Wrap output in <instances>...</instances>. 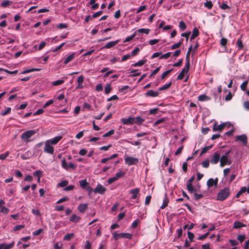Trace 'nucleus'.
Returning a JSON list of instances; mask_svg holds the SVG:
<instances>
[{
    "label": "nucleus",
    "instance_id": "4",
    "mask_svg": "<svg viewBox=\"0 0 249 249\" xmlns=\"http://www.w3.org/2000/svg\"><path fill=\"white\" fill-rule=\"evenodd\" d=\"M125 163L128 166L137 164L139 162V160L137 158L132 157L124 156Z\"/></svg>",
    "mask_w": 249,
    "mask_h": 249
},
{
    "label": "nucleus",
    "instance_id": "26",
    "mask_svg": "<svg viewBox=\"0 0 249 249\" xmlns=\"http://www.w3.org/2000/svg\"><path fill=\"white\" fill-rule=\"evenodd\" d=\"M168 203H169L168 198L166 197V195H165V198L163 199L162 204L160 206V209H164L165 207H166L167 206Z\"/></svg>",
    "mask_w": 249,
    "mask_h": 249
},
{
    "label": "nucleus",
    "instance_id": "12",
    "mask_svg": "<svg viewBox=\"0 0 249 249\" xmlns=\"http://www.w3.org/2000/svg\"><path fill=\"white\" fill-rule=\"evenodd\" d=\"M160 93L158 91H154L153 90L150 89L148 90L146 93H145V97H155L159 96Z\"/></svg>",
    "mask_w": 249,
    "mask_h": 249
},
{
    "label": "nucleus",
    "instance_id": "14",
    "mask_svg": "<svg viewBox=\"0 0 249 249\" xmlns=\"http://www.w3.org/2000/svg\"><path fill=\"white\" fill-rule=\"evenodd\" d=\"M218 179L217 178H215L213 179L212 178H209L207 182V185L208 187H211L214 186H217L218 183Z\"/></svg>",
    "mask_w": 249,
    "mask_h": 249
},
{
    "label": "nucleus",
    "instance_id": "64",
    "mask_svg": "<svg viewBox=\"0 0 249 249\" xmlns=\"http://www.w3.org/2000/svg\"><path fill=\"white\" fill-rule=\"evenodd\" d=\"M246 238L245 235H238L237 236V239L242 243Z\"/></svg>",
    "mask_w": 249,
    "mask_h": 249
},
{
    "label": "nucleus",
    "instance_id": "36",
    "mask_svg": "<svg viewBox=\"0 0 249 249\" xmlns=\"http://www.w3.org/2000/svg\"><path fill=\"white\" fill-rule=\"evenodd\" d=\"M150 30L148 29H145V28H141L140 29H138L136 32H138L141 34L144 33L145 34H148L149 33Z\"/></svg>",
    "mask_w": 249,
    "mask_h": 249
},
{
    "label": "nucleus",
    "instance_id": "31",
    "mask_svg": "<svg viewBox=\"0 0 249 249\" xmlns=\"http://www.w3.org/2000/svg\"><path fill=\"white\" fill-rule=\"evenodd\" d=\"M73 233L66 234L63 237L64 240L69 241L74 237Z\"/></svg>",
    "mask_w": 249,
    "mask_h": 249
},
{
    "label": "nucleus",
    "instance_id": "16",
    "mask_svg": "<svg viewBox=\"0 0 249 249\" xmlns=\"http://www.w3.org/2000/svg\"><path fill=\"white\" fill-rule=\"evenodd\" d=\"M75 56V53H72L71 54L69 55L64 60V64L66 65L70 62L72 61Z\"/></svg>",
    "mask_w": 249,
    "mask_h": 249
},
{
    "label": "nucleus",
    "instance_id": "27",
    "mask_svg": "<svg viewBox=\"0 0 249 249\" xmlns=\"http://www.w3.org/2000/svg\"><path fill=\"white\" fill-rule=\"evenodd\" d=\"M172 81H170L168 83L163 85V86L162 87H160L159 88L158 90H165V89H169L172 85Z\"/></svg>",
    "mask_w": 249,
    "mask_h": 249
},
{
    "label": "nucleus",
    "instance_id": "23",
    "mask_svg": "<svg viewBox=\"0 0 249 249\" xmlns=\"http://www.w3.org/2000/svg\"><path fill=\"white\" fill-rule=\"evenodd\" d=\"M187 73L188 71L184 69H182L177 77V80H182L184 77L185 73Z\"/></svg>",
    "mask_w": 249,
    "mask_h": 249
},
{
    "label": "nucleus",
    "instance_id": "21",
    "mask_svg": "<svg viewBox=\"0 0 249 249\" xmlns=\"http://www.w3.org/2000/svg\"><path fill=\"white\" fill-rule=\"evenodd\" d=\"M211 99V98L206 95L201 94L198 97V100L199 101L203 102L205 101H209Z\"/></svg>",
    "mask_w": 249,
    "mask_h": 249
},
{
    "label": "nucleus",
    "instance_id": "33",
    "mask_svg": "<svg viewBox=\"0 0 249 249\" xmlns=\"http://www.w3.org/2000/svg\"><path fill=\"white\" fill-rule=\"evenodd\" d=\"M187 189L190 193H192L195 191L194 187L192 183H187L186 185Z\"/></svg>",
    "mask_w": 249,
    "mask_h": 249
},
{
    "label": "nucleus",
    "instance_id": "63",
    "mask_svg": "<svg viewBox=\"0 0 249 249\" xmlns=\"http://www.w3.org/2000/svg\"><path fill=\"white\" fill-rule=\"evenodd\" d=\"M188 237L190 242H192L194 237V234L190 231L187 232Z\"/></svg>",
    "mask_w": 249,
    "mask_h": 249
},
{
    "label": "nucleus",
    "instance_id": "29",
    "mask_svg": "<svg viewBox=\"0 0 249 249\" xmlns=\"http://www.w3.org/2000/svg\"><path fill=\"white\" fill-rule=\"evenodd\" d=\"M134 123L141 124L144 121V120L140 116H137L136 118H134Z\"/></svg>",
    "mask_w": 249,
    "mask_h": 249
},
{
    "label": "nucleus",
    "instance_id": "10",
    "mask_svg": "<svg viewBox=\"0 0 249 249\" xmlns=\"http://www.w3.org/2000/svg\"><path fill=\"white\" fill-rule=\"evenodd\" d=\"M129 192L130 194H131L132 195V196H131V198L133 199H135L137 198L138 197V196L140 195H139L140 189L138 188H136L130 190Z\"/></svg>",
    "mask_w": 249,
    "mask_h": 249
},
{
    "label": "nucleus",
    "instance_id": "11",
    "mask_svg": "<svg viewBox=\"0 0 249 249\" xmlns=\"http://www.w3.org/2000/svg\"><path fill=\"white\" fill-rule=\"evenodd\" d=\"M225 126V123H223L219 125H217L216 123H215L213 125V131H218L219 132H221L224 129Z\"/></svg>",
    "mask_w": 249,
    "mask_h": 249
},
{
    "label": "nucleus",
    "instance_id": "52",
    "mask_svg": "<svg viewBox=\"0 0 249 249\" xmlns=\"http://www.w3.org/2000/svg\"><path fill=\"white\" fill-rule=\"evenodd\" d=\"M114 133V130L112 129L104 134L103 136V137H109Z\"/></svg>",
    "mask_w": 249,
    "mask_h": 249
},
{
    "label": "nucleus",
    "instance_id": "59",
    "mask_svg": "<svg viewBox=\"0 0 249 249\" xmlns=\"http://www.w3.org/2000/svg\"><path fill=\"white\" fill-rule=\"evenodd\" d=\"M62 166L66 170H68V164L67 163L66 160L65 159L62 160Z\"/></svg>",
    "mask_w": 249,
    "mask_h": 249
},
{
    "label": "nucleus",
    "instance_id": "54",
    "mask_svg": "<svg viewBox=\"0 0 249 249\" xmlns=\"http://www.w3.org/2000/svg\"><path fill=\"white\" fill-rule=\"evenodd\" d=\"M194 196L195 199L196 200H199L202 198L203 197V195L202 194H198L196 193H194Z\"/></svg>",
    "mask_w": 249,
    "mask_h": 249
},
{
    "label": "nucleus",
    "instance_id": "48",
    "mask_svg": "<svg viewBox=\"0 0 249 249\" xmlns=\"http://www.w3.org/2000/svg\"><path fill=\"white\" fill-rule=\"evenodd\" d=\"M9 152L7 151L4 153H3L2 154L0 155V160H5L9 155Z\"/></svg>",
    "mask_w": 249,
    "mask_h": 249
},
{
    "label": "nucleus",
    "instance_id": "15",
    "mask_svg": "<svg viewBox=\"0 0 249 249\" xmlns=\"http://www.w3.org/2000/svg\"><path fill=\"white\" fill-rule=\"evenodd\" d=\"M134 117H129L128 118H122L121 122L124 124H134Z\"/></svg>",
    "mask_w": 249,
    "mask_h": 249
},
{
    "label": "nucleus",
    "instance_id": "5",
    "mask_svg": "<svg viewBox=\"0 0 249 249\" xmlns=\"http://www.w3.org/2000/svg\"><path fill=\"white\" fill-rule=\"evenodd\" d=\"M220 165L221 167H223L225 166L226 165H230L231 163V161L230 159L228 158V157H226V156L222 155L220 157Z\"/></svg>",
    "mask_w": 249,
    "mask_h": 249
},
{
    "label": "nucleus",
    "instance_id": "37",
    "mask_svg": "<svg viewBox=\"0 0 249 249\" xmlns=\"http://www.w3.org/2000/svg\"><path fill=\"white\" fill-rule=\"evenodd\" d=\"M173 70V69H171L168 71H165L164 72H163L161 76V79L162 80L164 79L166 77H167Z\"/></svg>",
    "mask_w": 249,
    "mask_h": 249
},
{
    "label": "nucleus",
    "instance_id": "53",
    "mask_svg": "<svg viewBox=\"0 0 249 249\" xmlns=\"http://www.w3.org/2000/svg\"><path fill=\"white\" fill-rule=\"evenodd\" d=\"M210 161L208 160H206L201 163L202 166L204 168H208L209 166Z\"/></svg>",
    "mask_w": 249,
    "mask_h": 249
},
{
    "label": "nucleus",
    "instance_id": "50",
    "mask_svg": "<svg viewBox=\"0 0 249 249\" xmlns=\"http://www.w3.org/2000/svg\"><path fill=\"white\" fill-rule=\"evenodd\" d=\"M68 184V181L66 180L62 181L61 182L58 184V187H64L66 186Z\"/></svg>",
    "mask_w": 249,
    "mask_h": 249
},
{
    "label": "nucleus",
    "instance_id": "47",
    "mask_svg": "<svg viewBox=\"0 0 249 249\" xmlns=\"http://www.w3.org/2000/svg\"><path fill=\"white\" fill-rule=\"evenodd\" d=\"M236 45L239 49H241L243 47V44L241 38H238L236 42Z\"/></svg>",
    "mask_w": 249,
    "mask_h": 249
},
{
    "label": "nucleus",
    "instance_id": "30",
    "mask_svg": "<svg viewBox=\"0 0 249 249\" xmlns=\"http://www.w3.org/2000/svg\"><path fill=\"white\" fill-rule=\"evenodd\" d=\"M183 41V39L181 38L179 42L172 45L171 49L174 50V49L179 48L181 44L182 43Z\"/></svg>",
    "mask_w": 249,
    "mask_h": 249
},
{
    "label": "nucleus",
    "instance_id": "28",
    "mask_svg": "<svg viewBox=\"0 0 249 249\" xmlns=\"http://www.w3.org/2000/svg\"><path fill=\"white\" fill-rule=\"evenodd\" d=\"M146 62V59L141 60L139 61L138 62L132 64V66L133 67H139L142 66L143 65H144V63H145Z\"/></svg>",
    "mask_w": 249,
    "mask_h": 249
},
{
    "label": "nucleus",
    "instance_id": "38",
    "mask_svg": "<svg viewBox=\"0 0 249 249\" xmlns=\"http://www.w3.org/2000/svg\"><path fill=\"white\" fill-rule=\"evenodd\" d=\"M11 108L10 107H8L6 108L5 110L2 111L0 113L1 116H5L10 113Z\"/></svg>",
    "mask_w": 249,
    "mask_h": 249
},
{
    "label": "nucleus",
    "instance_id": "3",
    "mask_svg": "<svg viewBox=\"0 0 249 249\" xmlns=\"http://www.w3.org/2000/svg\"><path fill=\"white\" fill-rule=\"evenodd\" d=\"M113 237L114 239L116 241L118 240L120 238L131 239L132 237V234L129 233H118L116 232H114L113 233Z\"/></svg>",
    "mask_w": 249,
    "mask_h": 249
},
{
    "label": "nucleus",
    "instance_id": "1",
    "mask_svg": "<svg viewBox=\"0 0 249 249\" xmlns=\"http://www.w3.org/2000/svg\"><path fill=\"white\" fill-rule=\"evenodd\" d=\"M230 194V188L225 187L218 192L216 196V199L219 201H224L229 196Z\"/></svg>",
    "mask_w": 249,
    "mask_h": 249
},
{
    "label": "nucleus",
    "instance_id": "35",
    "mask_svg": "<svg viewBox=\"0 0 249 249\" xmlns=\"http://www.w3.org/2000/svg\"><path fill=\"white\" fill-rule=\"evenodd\" d=\"M249 80L245 81L240 86L241 89L243 91H246L247 89V85L248 84Z\"/></svg>",
    "mask_w": 249,
    "mask_h": 249
},
{
    "label": "nucleus",
    "instance_id": "41",
    "mask_svg": "<svg viewBox=\"0 0 249 249\" xmlns=\"http://www.w3.org/2000/svg\"><path fill=\"white\" fill-rule=\"evenodd\" d=\"M227 41L228 40L227 38L222 37L220 41V44L222 47H226V44L227 43Z\"/></svg>",
    "mask_w": 249,
    "mask_h": 249
},
{
    "label": "nucleus",
    "instance_id": "44",
    "mask_svg": "<svg viewBox=\"0 0 249 249\" xmlns=\"http://www.w3.org/2000/svg\"><path fill=\"white\" fill-rule=\"evenodd\" d=\"M136 32H135L133 34H132L131 36H127L125 39V40H124V42H129L130 41H131L132 39H133L135 36H136Z\"/></svg>",
    "mask_w": 249,
    "mask_h": 249
},
{
    "label": "nucleus",
    "instance_id": "60",
    "mask_svg": "<svg viewBox=\"0 0 249 249\" xmlns=\"http://www.w3.org/2000/svg\"><path fill=\"white\" fill-rule=\"evenodd\" d=\"M171 55L170 52H168L163 55L161 54V55L160 57V59H167L170 57Z\"/></svg>",
    "mask_w": 249,
    "mask_h": 249
},
{
    "label": "nucleus",
    "instance_id": "61",
    "mask_svg": "<svg viewBox=\"0 0 249 249\" xmlns=\"http://www.w3.org/2000/svg\"><path fill=\"white\" fill-rule=\"evenodd\" d=\"M204 5L209 9H211L213 7V4L211 1L206 2L204 3Z\"/></svg>",
    "mask_w": 249,
    "mask_h": 249
},
{
    "label": "nucleus",
    "instance_id": "20",
    "mask_svg": "<svg viewBox=\"0 0 249 249\" xmlns=\"http://www.w3.org/2000/svg\"><path fill=\"white\" fill-rule=\"evenodd\" d=\"M79 185L82 189H86L88 187L89 183L86 179H83L79 181Z\"/></svg>",
    "mask_w": 249,
    "mask_h": 249
},
{
    "label": "nucleus",
    "instance_id": "32",
    "mask_svg": "<svg viewBox=\"0 0 249 249\" xmlns=\"http://www.w3.org/2000/svg\"><path fill=\"white\" fill-rule=\"evenodd\" d=\"M12 2L8 0H3L1 2L0 6L2 7H6L10 5Z\"/></svg>",
    "mask_w": 249,
    "mask_h": 249
},
{
    "label": "nucleus",
    "instance_id": "7",
    "mask_svg": "<svg viewBox=\"0 0 249 249\" xmlns=\"http://www.w3.org/2000/svg\"><path fill=\"white\" fill-rule=\"evenodd\" d=\"M106 191V188L100 184H98L93 190L95 193H98L101 195L104 194Z\"/></svg>",
    "mask_w": 249,
    "mask_h": 249
},
{
    "label": "nucleus",
    "instance_id": "39",
    "mask_svg": "<svg viewBox=\"0 0 249 249\" xmlns=\"http://www.w3.org/2000/svg\"><path fill=\"white\" fill-rule=\"evenodd\" d=\"M111 90V87L110 84H107L105 88V94H109Z\"/></svg>",
    "mask_w": 249,
    "mask_h": 249
},
{
    "label": "nucleus",
    "instance_id": "56",
    "mask_svg": "<svg viewBox=\"0 0 249 249\" xmlns=\"http://www.w3.org/2000/svg\"><path fill=\"white\" fill-rule=\"evenodd\" d=\"M140 222L139 219H137L134 220L131 224V227L132 228H136Z\"/></svg>",
    "mask_w": 249,
    "mask_h": 249
},
{
    "label": "nucleus",
    "instance_id": "24",
    "mask_svg": "<svg viewBox=\"0 0 249 249\" xmlns=\"http://www.w3.org/2000/svg\"><path fill=\"white\" fill-rule=\"evenodd\" d=\"M84 81V77L82 75L80 76L77 79V83L78 86L76 89H82L83 86H82V84L83 83Z\"/></svg>",
    "mask_w": 249,
    "mask_h": 249
},
{
    "label": "nucleus",
    "instance_id": "22",
    "mask_svg": "<svg viewBox=\"0 0 249 249\" xmlns=\"http://www.w3.org/2000/svg\"><path fill=\"white\" fill-rule=\"evenodd\" d=\"M80 220V217L75 214H72L70 218V221L75 223L79 222Z\"/></svg>",
    "mask_w": 249,
    "mask_h": 249
},
{
    "label": "nucleus",
    "instance_id": "34",
    "mask_svg": "<svg viewBox=\"0 0 249 249\" xmlns=\"http://www.w3.org/2000/svg\"><path fill=\"white\" fill-rule=\"evenodd\" d=\"M125 174V172L123 171H120L115 174V177L117 179L123 177Z\"/></svg>",
    "mask_w": 249,
    "mask_h": 249
},
{
    "label": "nucleus",
    "instance_id": "18",
    "mask_svg": "<svg viewBox=\"0 0 249 249\" xmlns=\"http://www.w3.org/2000/svg\"><path fill=\"white\" fill-rule=\"evenodd\" d=\"M199 34V32L198 31V29L195 27L192 31V34L190 37V40H193L195 37H197Z\"/></svg>",
    "mask_w": 249,
    "mask_h": 249
},
{
    "label": "nucleus",
    "instance_id": "42",
    "mask_svg": "<svg viewBox=\"0 0 249 249\" xmlns=\"http://www.w3.org/2000/svg\"><path fill=\"white\" fill-rule=\"evenodd\" d=\"M39 69H28L26 70H24L21 72L22 74H26L29 72L35 71H38Z\"/></svg>",
    "mask_w": 249,
    "mask_h": 249
},
{
    "label": "nucleus",
    "instance_id": "40",
    "mask_svg": "<svg viewBox=\"0 0 249 249\" xmlns=\"http://www.w3.org/2000/svg\"><path fill=\"white\" fill-rule=\"evenodd\" d=\"M3 244V249H10L12 248L15 244V242L13 241L9 244Z\"/></svg>",
    "mask_w": 249,
    "mask_h": 249
},
{
    "label": "nucleus",
    "instance_id": "13",
    "mask_svg": "<svg viewBox=\"0 0 249 249\" xmlns=\"http://www.w3.org/2000/svg\"><path fill=\"white\" fill-rule=\"evenodd\" d=\"M62 139V136H57L54 138L47 141L51 144L55 145L57 144Z\"/></svg>",
    "mask_w": 249,
    "mask_h": 249
},
{
    "label": "nucleus",
    "instance_id": "25",
    "mask_svg": "<svg viewBox=\"0 0 249 249\" xmlns=\"http://www.w3.org/2000/svg\"><path fill=\"white\" fill-rule=\"evenodd\" d=\"M245 226L246 225L245 224L238 221L234 222L233 224V228L235 229H239Z\"/></svg>",
    "mask_w": 249,
    "mask_h": 249
},
{
    "label": "nucleus",
    "instance_id": "46",
    "mask_svg": "<svg viewBox=\"0 0 249 249\" xmlns=\"http://www.w3.org/2000/svg\"><path fill=\"white\" fill-rule=\"evenodd\" d=\"M140 51V49L138 47H136L135 49L131 52V56H134L138 54V53Z\"/></svg>",
    "mask_w": 249,
    "mask_h": 249
},
{
    "label": "nucleus",
    "instance_id": "62",
    "mask_svg": "<svg viewBox=\"0 0 249 249\" xmlns=\"http://www.w3.org/2000/svg\"><path fill=\"white\" fill-rule=\"evenodd\" d=\"M159 109L158 108H155L153 109H151L149 111V114H155L159 111Z\"/></svg>",
    "mask_w": 249,
    "mask_h": 249
},
{
    "label": "nucleus",
    "instance_id": "49",
    "mask_svg": "<svg viewBox=\"0 0 249 249\" xmlns=\"http://www.w3.org/2000/svg\"><path fill=\"white\" fill-rule=\"evenodd\" d=\"M64 82V81L63 80H58L57 81L53 82L52 85L54 86H57L62 84Z\"/></svg>",
    "mask_w": 249,
    "mask_h": 249
},
{
    "label": "nucleus",
    "instance_id": "6",
    "mask_svg": "<svg viewBox=\"0 0 249 249\" xmlns=\"http://www.w3.org/2000/svg\"><path fill=\"white\" fill-rule=\"evenodd\" d=\"M44 151L48 154H53L54 153V148L53 146L51 145L50 143L46 141L45 142Z\"/></svg>",
    "mask_w": 249,
    "mask_h": 249
},
{
    "label": "nucleus",
    "instance_id": "45",
    "mask_svg": "<svg viewBox=\"0 0 249 249\" xmlns=\"http://www.w3.org/2000/svg\"><path fill=\"white\" fill-rule=\"evenodd\" d=\"M179 27L181 31H184L186 28V25L183 21H181L179 23Z\"/></svg>",
    "mask_w": 249,
    "mask_h": 249
},
{
    "label": "nucleus",
    "instance_id": "9",
    "mask_svg": "<svg viewBox=\"0 0 249 249\" xmlns=\"http://www.w3.org/2000/svg\"><path fill=\"white\" fill-rule=\"evenodd\" d=\"M235 140L237 141H241L244 145H246L248 142L247 137L245 134L237 136Z\"/></svg>",
    "mask_w": 249,
    "mask_h": 249
},
{
    "label": "nucleus",
    "instance_id": "19",
    "mask_svg": "<svg viewBox=\"0 0 249 249\" xmlns=\"http://www.w3.org/2000/svg\"><path fill=\"white\" fill-rule=\"evenodd\" d=\"M87 208L88 205L87 204H80L78 207L79 211L82 213H84Z\"/></svg>",
    "mask_w": 249,
    "mask_h": 249
},
{
    "label": "nucleus",
    "instance_id": "57",
    "mask_svg": "<svg viewBox=\"0 0 249 249\" xmlns=\"http://www.w3.org/2000/svg\"><path fill=\"white\" fill-rule=\"evenodd\" d=\"M160 67H159L157 68H156L155 70H153L152 72V73L149 75V78H151L152 76H153L155 74H156L160 70Z\"/></svg>",
    "mask_w": 249,
    "mask_h": 249
},
{
    "label": "nucleus",
    "instance_id": "58",
    "mask_svg": "<svg viewBox=\"0 0 249 249\" xmlns=\"http://www.w3.org/2000/svg\"><path fill=\"white\" fill-rule=\"evenodd\" d=\"M190 34H191V32H186V33H182L181 36L182 37H185L186 41H187L188 38H189V36L190 35Z\"/></svg>",
    "mask_w": 249,
    "mask_h": 249
},
{
    "label": "nucleus",
    "instance_id": "8",
    "mask_svg": "<svg viewBox=\"0 0 249 249\" xmlns=\"http://www.w3.org/2000/svg\"><path fill=\"white\" fill-rule=\"evenodd\" d=\"M220 160V154L218 152H215L212 157L210 162L212 164H216Z\"/></svg>",
    "mask_w": 249,
    "mask_h": 249
},
{
    "label": "nucleus",
    "instance_id": "2",
    "mask_svg": "<svg viewBox=\"0 0 249 249\" xmlns=\"http://www.w3.org/2000/svg\"><path fill=\"white\" fill-rule=\"evenodd\" d=\"M36 132L37 131L36 130H29L26 131L21 135L20 138L25 142H28L31 141L29 139L36 134Z\"/></svg>",
    "mask_w": 249,
    "mask_h": 249
},
{
    "label": "nucleus",
    "instance_id": "43",
    "mask_svg": "<svg viewBox=\"0 0 249 249\" xmlns=\"http://www.w3.org/2000/svg\"><path fill=\"white\" fill-rule=\"evenodd\" d=\"M42 172L39 170H36L34 172V175L35 177H38V181L40 180V178L42 175Z\"/></svg>",
    "mask_w": 249,
    "mask_h": 249
},
{
    "label": "nucleus",
    "instance_id": "17",
    "mask_svg": "<svg viewBox=\"0 0 249 249\" xmlns=\"http://www.w3.org/2000/svg\"><path fill=\"white\" fill-rule=\"evenodd\" d=\"M119 40H117L116 41L109 42L107 43L106 45L105 46H104V47H103L101 49H104V48H106V49L111 48L115 46L119 42Z\"/></svg>",
    "mask_w": 249,
    "mask_h": 249
},
{
    "label": "nucleus",
    "instance_id": "51",
    "mask_svg": "<svg viewBox=\"0 0 249 249\" xmlns=\"http://www.w3.org/2000/svg\"><path fill=\"white\" fill-rule=\"evenodd\" d=\"M212 147V145H210L208 146L204 147L201 150V155L206 153L210 149H211Z\"/></svg>",
    "mask_w": 249,
    "mask_h": 249
},
{
    "label": "nucleus",
    "instance_id": "55",
    "mask_svg": "<svg viewBox=\"0 0 249 249\" xmlns=\"http://www.w3.org/2000/svg\"><path fill=\"white\" fill-rule=\"evenodd\" d=\"M0 212L4 214H7L9 212V209L5 206H2L1 207Z\"/></svg>",
    "mask_w": 249,
    "mask_h": 249
}]
</instances>
